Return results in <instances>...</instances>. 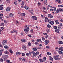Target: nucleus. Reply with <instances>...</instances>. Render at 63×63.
Listing matches in <instances>:
<instances>
[{
	"mask_svg": "<svg viewBox=\"0 0 63 63\" xmlns=\"http://www.w3.org/2000/svg\"><path fill=\"white\" fill-rule=\"evenodd\" d=\"M42 60H42L41 59H39V60L40 61V62H42Z\"/></svg>",
	"mask_w": 63,
	"mask_h": 63,
	"instance_id": "obj_56",
	"label": "nucleus"
},
{
	"mask_svg": "<svg viewBox=\"0 0 63 63\" xmlns=\"http://www.w3.org/2000/svg\"><path fill=\"white\" fill-rule=\"evenodd\" d=\"M3 9V8L2 7L0 6V10H2Z\"/></svg>",
	"mask_w": 63,
	"mask_h": 63,
	"instance_id": "obj_39",
	"label": "nucleus"
},
{
	"mask_svg": "<svg viewBox=\"0 0 63 63\" xmlns=\"http://www.w3.org/2000/svg\"><path fill=\"white\" fill-rule=\"evenodd\" d=\"M47 0L45 1H44V4H47Z\"/></svg>",
	"mask_w": 63,
	"mask_h": 63,
	"instance_id": "obj_51",
	"label": "nucleus"
},
{
	"mask_svg": "<svg viewBox=\"0 0 63 63\" xmlns=\"http://www.w3.org/2000/svg\"><path fill=\"white\" fill-rule=\"evenodd\" d=\"M55 21L56 23V24H59V22H58V21L57 20H55Z\"/></svg>",
	"mask_w": 63,
	"mask_h": 63,
	"instance_id": "obj_23",
	"label": "nucleus"
},
{
	"mask_svg": "<svg viewBox=\"0 0 63 63\" xmlns=\"http://www.w3.org/2000/svg\"><path fill=\"white\" fill-rule=\"evenodd\" d=\"M33 55L36 57V56H37V54L36 53H33Z\"/></svg>",
	"mask_w": 63,
	"mask_h": 63,
	"instance_id": "obj_25",
	"label": "nucleus"
},
{
	"mask_svg": "<svg viewBox=\"0 0 63 63\" xmlns=\"http://www.w3.org/2000/svg\"><path fill=\"white\" fill-rule=\"evenodd\" d=\"M4 53L5 54H9V52L8 51H5L4 52Z\"/></svg>",
	"mask_w": 63,
	"mask_h": 63,
	"instance_id": "obj_30",
	"label": "nucleus"
},
{
	"mask_svg": "<svg viewBox=\"0 0 63 63\" xmlns=\"http://www.w3.org/2000/svg\"><path fill=\"white\" fill-rule=\"evenodd\" d=\"M47 27H49V28H50V27H51V26L50 25L48 24L47 26Z\"/></svg>",
	"mask_w": 63,
	"mask_h": 63,
	"instance_id": "obj_34",
	"label": "nucleus"
},
{
	"mask_svg": "<svg viewBox=\"0 0 63 63\" xmlns=\"http://www.w3.org/2000/svg\"><path fill=\"white\" fill-rule=\"evenodd\" d=\"M10 10V8L9 7H7L6 9V11L7 12H9Z\"/></svg>",
	"mask_w": 63,
	"mask_h": 63,
	"instance_id": "obj_16",
	"label": "nucleus"
},
{
	"mask_svg": "<svg viewBox=\"0 0 63 63\" xmlns=\"http://www.w3.org/2000/svg\"><path fill=\"white\" fill-rule=\"evenodd\" d=\"M4 47L5 48H6V49H8V48H9V47L7 46L6 45L4 46Z\"/></svg>",
	"mask_w": 63,
	"mask_h": 63,
	"instance_id": "obj_21",
	"label": "nucleus"
},
{
	"mask_svg": "<svg viewBox=\"0 0 63 63\" xmlns=\"http://www.w3.org/2000/svg\"><path fill=\"white\" fill-rule=\"evenodd\" d=\"M14 3L16 6L17 5V2L16 1H15L14 2Z\"/></svg>",
	"mask_w": 63,
	"mask_h": 63,
	"instance_id": "obj_19",
	"label": "nucleus"
},
{
	"mask_svg": "<svg viewBox=\"0 0 63 63\" xmlns=\"http://www.w3.org/2000/svg\"><path fill=\"white\" fill-rule=\"evenodd\" d=\"M28 36L29 37H32V36L31 35H28Z\"/></svg>",
	"mask_w": 63,
	"mask_h": 63,
	"instance_id": "obj_62",
	"label": "nucleus"
},
{
	"mask_svg": "<svg viewBox=\"0 0 63 63\" xmlns=\"http://www.w3.org/2000/svg\"><path fill=\"white\" fill-rule=\"evenodd\" d=\"M48 37V35H47L46 36H45L46 39H47Z\"/></svg>",
	"mask_w": 63,
	"mask_h": 63,
	"instance_id": "obj_54",
	"label": "nucleus"
},
{
	"mask_svg": "<svg viewBox=\"0 0 63 63\" xmlns=\"http://www.w3.org/2000/svg\"><path fill=\"white\" fill-rule=\"evenodd\" d=\"M35 45H38L39 44V43L37 42H36L35 43Z\"/></svg>",
	"mask_w": 63,
	"mask_h": 63,
	"instance_id": "obj_46",
	"label": "nucleus"
},
{
	"mask_svg": "<svg viewBox=\"0 0 63 63\" xmlns=\"http://www.w3.org/2000/svg\"><path fill=\"white\" fill-rule=\"evenodd\" d=\"M42 40L43 41H44V40H45V38L44 37H42Z\"/></svg>",
	"mask_w": 63,
	"mask_h": 63,
	"instance_id": "obj_48",
	"label": "nucleus"
},
{
	"mask_svg": "<svg viewBox=\"0 0 63 63\" xmlns=\"http://www.w3.org/2000/svg\"><path fill=\"white\" fill-rule=\"evenodd\" d=\"M55 32H56L57 33H59V31H60V30L58 29H56L55 30Z\"/></svg>",
	"mask_w": 63,
	"mask_h": 63,
	"instance_id": "obj_12",
	"label": "nucleus"
},
{
	"mask_svg": "<svg viewBox=\"0 0 63 63\" xmlns=\"http://www.w3.org/2000/svg\"><path fill=\"white\" fill-rule=\"evenodd\" d=\"M46 48H47V49H49L50 48L49 47L47 46H46Z\"/></svg>",
	"mask_w": 63,
	"mask_h": 63,
	"instance_id": "obj_27",
	"label": "nucleus"
},
{
	"mask_svg": "<svg viewBox=\"0 0 63 63\" xmlns=\"http://www.w3.org/2000/svg\"><path fill=\"white\" fill-rule=\"evenodd\" d=\"M58 60H60V58H57L56 59H55V60H58Z\"/></svg>",
	"mask_w": 63,
	"mask_h": 63,
	"instance_id": "obj_63",
	"label": "nucleus"
},
{
	"mask_svg": "<svg viewBox=\"0 0 63 63\" xmlns=\"http://www.w3.org/2000/svg\"><path fill=\"white\" fill-rule=\"evenodd\" d=\"M58 52L59 54H61L62 53V51H59Z\"/></svg>",
	"mask_w": 63,
	"mask_h": 63,
	"instance_id": "obj_35",
	"label": "nucleus"
},
{
	"mask_svg": "<svg viewBox=\"0 0 63 63\" xmlns=\"http://www.w3.org/2000/svg\"><path fill=\"white\" fill-rule=\"evenodd\" d=\"M0 61H1V62H3V61H4V60L2 58H1L0 59Z\"/></svg>",
	"mask_w": 63,
	"mask_h": 63,
	"instance_id": "obj_42",
	"label": "nucleus"
},
{
	"mask_svg": "<svg viewBox=\"0 0 63 63\" xmlns=\"http://www.w3.org/2000/svg\"><path fill=\"white\" fill-rule=\"evenodd\" d=\"M31 54V52H29V53H26V54L27 56H30Z\"/></svg>",
	"mask_w": 63,
	"mask_h": 63,
	"instance_id": "obj_4",
	"label": "nucleus"
},
{
	"mask_svg": "<svg viewBox=\"0 0 63 63\" xmlns=\"http://www.w3.org/2000/svg\"><path fill=\"white\" fill-rule=\"evenodd\" d=\"M31 52L32 54H33V53H35V52L33 51H32Z\"/></svg>",
	"mask_w": 63,
	"mask_h": 63,
	"instance_id": "obj_58",
	"label": "nucleus"
},
{
	"mask_svg": "<svg viewBox=\"0 0 63 63\" xmlns=\"http://www.w3.org/2000/svg\"><path fill=\"white\" fill-rule=\"evenodd\" d=\"M46 59H47V58L46 57H44L43 58V60H44L45 61H46Z\"/></svg>",
	"mask_w": 63,
	"mask_h": 63,
	"instance_id": "obj_43",
	"label": "nucleus"
},
{
	"mask_svg": "<svg viewBox=\"0 0 63 63\" xmlns=\"http://www.w3.org/2000/svg\"><path fill=\"white\" fill-rule=\"evenodd\" d=\"M15 32V30H13V31H11V33H14Z\"/></svg>",
	"mask_w": 63,
	"mask_h": 63,
	"instance_id": "obj_40",
	"label": "nucleus"
},
{
	"mask_svg": "<svg viewBox=\"0 0 63 63\" xmlns=\"http://www.w3.org/2000/svg\"><path fill=\"white\" fill-rule=\"evenodd\" d=\"M25 55V54L24 53H22V56H24Z\"/></svg>",
	"mask_w": 63,
	"mask_h": 63,
	"instance_id": "obj_60",
	"label": "nucleus"
},
{
	"mask_svg": "<svg viewBox=\"0 0 63 63\" xmlns=\"http://www.w3.org/2000/svg\"><path fill=\"white\" fill-rule=\"evenodd\" d=\"M32 19H34L35 20H36L37 19V18L35 16H32Z\"/></svg>",
	"mask_w": 63,
	"mask_h": 63,
	"instance_id": "obj_3",
	"label": "nucleus"
},
{
	"mask_svg": "<svg viewBox=\"0 0 63 63\" xmlns=\"http://www.w3.org/2000/svg\"><path fill=\"white\" fill-rule=\"evenodd\" d=\"M53 28H54V29H57V27L56 26H54L53 27Z\"/></svg>",
	"mask_w": 63,
	"mask_h": 63,
	"instance_id": "obj_52",
	"label": "nucleus"
},
{
	"mask_svg": "<svg viewBox=\"0 0 63 63\" xmlns=\"http://www.w3.org/2000/svg\"><path fill=\"white\" fill-rule=\"evenodd\" d=\"M61 27V26H60V25H58V29H60V28Z\"/></svg>",
	"mask_w": 63,
	"mask_h": 63,
	"instance_id": "obj_32",
	"label": "nucleus"
},
{
	"mask_svg": "<svg viewBox=\"0 0 63 63\" xmlns=\"http://www.w3.org/2000/svg\"><path fill=\"white\" fill-rule=\"evenodd\" d=\"M14 16V14L12 13H10L9 14V16L10 17H13Z\"/></svg>",
	"mask_w": 63,
	"mask_h": 63,
	"instance_id": "obj_8",
	"label": "nucleus"
},
{
	"mask_svg": "<svg viewBox=\"0 0 63 63\" xmlns=\"http://www.w3.org/2000/svg\"><path fill=\"white\" fill-rule=\"evenodd\" d=\"M47 21L49 23H50V22H51V20L48 19Z\"/></svg>",
	"mask_w": 63,
	"mask_h": 63,
	"instance_id": "obj_37",
	"label": "nucleus"
},
{
	"mask_svg": "<svg viewBox=\"0 0 63 63\" xmlns=\"http://www.w3.org/2000/svg\"><path fill=\"white\" fill-rule=\"evenodd\" d=\"M21 16H25V14L24 13H21Z\"/></svg>",
	"mask_w": 63,
	"mask_h": 63,
	"instance_id": "obj_24",
	"label": "nucleus"
},
{
	"mask_svg": "<svg viewBox=\"0 0 63 63\" xmlns=\"http://www.w3.org/2000/svg\"><path fill=\"white\" fill-rule=\"evenodd\" d=\"M47 53L48 55H51V53H49L48 52H47Z\"/></svg>",
	"mask_w": 63,
	"mask_h": 63,
	"instance_id": "obj_28",
	"label": "nucleus"
},
{
	"mask_svg": "<svg viewBox=\"0 0 63 63\" xmlns=\"http://www.w3.org/2000/svg\"><path fill=\"white\" fill-rule=\"evenodd\" d=\"M49 32V29H47L46 30V32L47 33H48Z\"/></svg>",
	"mask_w": 63,
	"mask_h": 63,
	"instance_id": "obj_33",
	"label": "nucleus"
},
{
	"mask_svg": "<svg viewBox=\"0 0 63 63\" xmlns=\"http://www.w3.org/2000/svg\"><path fill=\"white\" fill-rule=\"evenodd\" d=\"M33 10H29V12L32 15H34V13L33 12Z\"/></svg>",
	"mask_w": 63,
	"mask_h": 63,
	"instance_id": "obj_5",
	"label": "nucleus"
},
{
	"mask_svg": "<svg viewBox=\"0 0 63 63\" xmlns=\"http://www.w3.org/2000/svg\"><path fill=\"white\" fill-rule=\"evenodd\" d=\"M54 11H54V12H55L56 10V7H55L54 9Z\"/></svg>",
	"mask_w": 63,
	"mask_h": 63,
	"instance_id": "obj_55",
	"label": "nucleus"
},
{
	"mask_svg": "<svg viewBox=\"0 0 63 63\" xmlns=\"http://www.w3.org/2000/svg\"><path fill=\"white\" fill-rule=\"evenodd\" d=\"M48 43H49V40H45V45H47Z\"/></svg>",
	"mask_w": 63,
	"mask_h": 63,
	"instance_id": "obj_6",
	"label": "nucleus"
},
{
	"mask_svg": "<svg viewBox=\"0 0 63 63\" xmlns=\"http://www.w3.org/2000/svg\"><path fill=\"white\" fill-rule=\"evenodd\" d=\"M59 50L61 51H63V48L62 47H60L59 49Z\"/></svg>",
	"mask_w": 63,
	"mask_h": 63,
	"instance_id": "obj_14",
	"label": "nucleus"
},
{
	"mask_svg": "<svg viewBox=\"0 0 63 63\" xmlns=\"http://www.w3.org/2000/svg\"><path fill=\"white\" fill-rule=\"evenodd\" d=\"M22 60L23 61H25L26 60V59L24 58H23L22 59Z\"/></svg>",
	"mask_w": 63,
	"mask_h": 63,
	"instance_id": "obj_47",
	"label": "nucleus"
},
{
	"mask_svg": "<svg viewBox=\"0 0 63 63\" xmlns=\"http://www.w3.org/2000/svg\"><path fill=\"white\" fill-rule=\"evenodd\" d=\"M22 48H23L24 50L25 51L26 50V47L24 45L23 46Z\"/></svg>",
	"mask_w": 63,
	"mask_h": 63,
	"instance_id": "obj_10",
	"label": "nucleus"
},
{
	"mask_svg": "<svg viewBox=\"0 0 63 63\" xmlns=\"http://www.w3.org/2000/svg\"><path fill=\"white\" fill-rule=\"evenodd\" d=\"M29 30V28L28 27L26 29L24 30V31H25V32L26 34H27L28 33V31Z\"/></svg>",
	"mask_w": 63,
	"mask_h": 63,
	"instance_id": "obj_1",
	"label": "nucleus"
},
{
	"mask_svg": "<svg viewBox=\"0 0 63 63\" xmlns=\"http://www.w3.org/2000/svg\"><path fill=\"white\" fill-rule=\"evenodd\" d=\"M49 59L50 60H51L52 61H53V59L52 58L50 57L49 58Z\"/></svg>",
	"mask_w": 63,
	"mask_h": 63,
	"instance_id": "obj_31",
	"label": "nucleus"
},
{
	"mask_svg": "<svg viewBox=\"0 0 63 63\" xmlns=\"http://www.w3.org/2000/svg\"><path fill=\"white\" fill-rule=\"evenodd\" d=\"M6 1H7V3H10V0H6Z\"/></svg>",
	"mask_w": 63,
	"mask_h": 63,
	"instance_id": "obj_50",
	"label": "nucleus"
},
{
	"mask_svg": "<svg viewBox=\"0 0 63 63\" xmlns=\"http://www.w3.org/2000/svg\"><path fill=\"white\" fill-rule=\"evenodd\" d=\"M21 4L22 6H24V2L22 1V3Z\"/></svg>",
	"mask_w": 63,
	"mask_h": 63,
	"instance_id": "obj_44",
	"label": "nucleus"
},
{
	"mask_svg": "<svg viewBox=\"0 0 63 63\" xmlns=\"http://www.w3.org/2000/svg\"><path fill=\"white\" fill-rule=\"evenodd\" d=\"M4 23H2L1 24V26H3L4 25Z\"/></svg>",
	"mask_w": 63,
	"mask_h": 63,
	"instance_id": "obj_57",
	"label": "nucleus"
},
{
	"mask_svg": "<svg viewBox=\"0 0 63 63\" xmlns=\"http://www.w3.org/2000/svg\"><path fill=\"white\" fill-rule=\"evenodd\" d=\"M48 18H47V17H46L45 18V22H47V21L48 20Z\"/></svg>",
	"mask_w": 63,
	"mask_h": 63,
	"instance_id": "obj_13",
	"label": "nucleus"
},
{
	"mask_svg": "<svg viewBox=\"0 0 63 63\" xmlns=\"http://www.w3.org/2000/svg\"><path fill=\"white\" fill-rule=\"evenodd\" d=\"M36 41L37 42H40V41H41V40L40 39H38L36 40Z\"/></svg>",
	"mask_w": 63,
	"mask_h": 63,
	"instance_id": "obj_36",
	"label": "nucleus"
},
{
	"mask_svg": "<svg viewBox=\"0 0 63 63\" xmlns=\"http://www.w3.org/2000/svg\"><path fill=\"white\" fill-rule=\"evenodd\" d=\"M4 56H5V57L6 58H7V57H8V56L7 55H4Z\"/></svg>",
	"mask_w": 63,
	"mask_h": 63,
	"instance_id": "obj_64",
	"label": "nucleus"
},
{
	"mask_svg": "<svg viewBox=\"0 0 63 63\" xmlns=\"http://www.w3.org/2000/svg\"><path fill=\"white\" fill-rule=\"evenodd\" d=\"M16 24H19V22L17 21H16Z\"/></svg>",
	"mask_w": 63,
	"mask_h": 63,
	"instance_id": "obj_53",
	"label": "nucleus"
},
{
	"mask_svg": "<svg viewBox=\"0 0 63 63\" xmlns=\"http://www.w3.org/2000/svg\"><path fill=\"white\" fill-rule=\"evenodd\" d=\"M28 45L29 46H31V44L30 42L28 43Z\"/></svg>",
	"mask_w": 63,
	"mask_h": 63,
	"instance_id": "obj_29",
	"label": "nucleus"
},
{
	"mask_svg": "<svg viewBox=\"0 0 63 63\" xmlns=\"http://www.w3.org/2000/svg\"><path fill=\"white\" fill-rule=\"evenodd\" d=\"M2 52H3V50H1L0 51V56H1L2 54Z\"/></svg>",
	"mask_w": 63,
	"mask_h": 63,
	"instance_id": "obj_17",
	"label": "nucleus"
},
{
	"mask_svg": "<svg viewBox=\"0 0 63 63\" xmlns=\"http://www.w3.org/2000/svg\"><path fill=\"white\" fill-rule=\"evenodd\" d=\"M59 9H57L56 11V13H59Z\"/></svg>",
	"mask_w": 63,
	"mask_h": 63,
	"instance_id": "obj_41",
	"label": "nucleus"
},
{
	"mask_svg": "<svg viewBox=\"0 0 63 63\" xmlns=\"http://www.w3.org/2000/svg\"><path fill=\"white\" fill-rule=\"evenodd\" d=\"M33 51H37V49L36 48H33Z\"/></svg>",
	"mask_w": 63,
	"mask_h": 63,
	"instance_id": "obj_38",
	"label": "nucleus"
},
{
	"mask_svg": "<svg viewBox=\"0 0 63 63\" xmlns=\"http://www.w3.org/2000/svg\"><path fill=\"white\" fill-rule=\"evenodd\" d=\"M61 2V1L60 0H58V3H59V4H60V2Z\"/></svg>",
	"mask_w": 63,
	"mask_h": 63,
	"instance_id": "obj_59",
	"label": "nucleus"
},
{
	"mask_svg": "<svg viewBox=\"0 0 63 63\" xmlns=\"http://www.w3.org/2000/svg\"><path fill=\"white\" fill-rule=\"evenodd\" d=\"M58 43L59 44H63V42L61 41H59Z\"/></svg>",
	"mask_w": 63,
	"mask_h": 63,
	"instance_id": "obj_26",
	"label": "nucleus"
},
{
	"mask_svg": "<svg viewBox=\"0 0 63 63\" xmlns=\"http://www.w3.org/2000/svg\"><path fill=\"white\" fill-rule=\"evenodd\" d=\"M50 23L51 25H53L54 24V22L53 21H51Z\"/></svg>",
	"mask_w": 63,
	"mask_h": 63,
	"instance_id": "obj_22",
	"label": "nucleus"
},
{
	"mask_svg": "<svg viewBox=\"0 0 63 63\" xmlns=\"http://www.w3.org/2000/svg\"><path fill=\"white\" fill-rule=\"evenodd\" d=\"M24 8L26 9V10H28L29 8L26 5L25 6Z\"/></svg>",
	"mask_w": 63,
	"mask_h": 63,
	"instance_id": "obj_18",
	"label": "nucleus"
},
{
	"mask_svg": "<svg viewBox=\"0 0 63 63\" xmlns=\"http://www.w3.org/2000/svg\"><path fill=\"white\" fill-rule=\"evenodd\" d=\"M4 23H7V22L6 21L4 20Z\"/></svg>",
	"mask_w": 63,
	"mask_h": 63,
	"instance_id": "obj_61",
	"label": "nucleus"
},
{
	"mask_svg": "<svg viewBox=\"0 0 63 63\" xmlns=\"http://www.w3.org/2000/svg\"><path fill=\"white\" fill-rule=\"evenodd\" d=\"M22 42H26V40H25V39H22L21 40Z\"/></svg>",
	"mask_w": 63,
	"mask_h": 63,
	"instance_id": "obj_15",
	"label": "nucleus"
},
{
	"mask_svg": "<svg viewBox=\"0 0 63 63\" xmlns=\"http://www.w3.org/2000/svg\"><path fill=\"white\" fill-rule=\"evenodd\" d=\"M3 42L2 43V44L3 45H5L6 44H7V41L6 40H3Z\"/></svg>",
	"mask_w": 63,
	"mask_h": 63,
	"instance_id": "obj_2",
	"label": "nucleus"
},
{
	"mask_svg": "<svg viewBox=\"0 0 63 63\" xmlns=\"http://www.w3.org/2000/svg\"><path fill=\"white\" fill-rule=\"evenodd\" d=\"M21 53L19 52H17L16 53V55H20Z\"/></svg>",
	"mask_w": 63,
	"mask_h": 63,
	"instance_id": "obj_20",
	"label": "nucleus"
},
{
	"mask_svg": "<svg viewBox=\"0 0 63 63\" xmlns=\"http://www.w3.org/2000/svg\"><path fill=\"white\" fill-rule=\"evenodd\" d=\"M49 7H50V6L49 5H48L47 6V10H48V9H49Z\"/></svg>",
	"mask_w": 63,
	"mask_h": 63,
	"instance_id": "obj_45",
	"label": "nucleus"
},
{
	"mask_svg": "<svg viewBox=\"0 0 63 63\" xmlns=\"http://www.w3.org/2000/svg\"><path fill=\"white\" fill-rule=\"evenodd\" d=\"M48 17H49L50 18H52L53 17V16L51 14H49L48 15Z\"/></svg>",
	"mask_w": 63,
	"mask_h": 63,
	"instance_id": "obj_9",
	"label": "nucleus"
},
{
	"mask_svg": "<svg viewBox=\"0 0 63 63\" xmlns=\"http://www.w3.org/2000/svg\"><path fill=\"white\" fill-rule=\"evenodd\" d=\"M38 6H40L41 5V3L40 2H38L37 4Z\"/></svg>",
	"mask_w": 63,
	"mask_h": 63,
	"instance_id": "obj_49",
	"label": "nucleus"
},
{
	"mask_svg": "<svg viewBox=\"0 0 63 63\" xmlns=\"http://www.w3.org/2000/svg\"><path fill=\"white\" fill-rule=\"evenodd\" d=\"M55 59H56L58 57H59V55H56V56H54L53 57Z\"/></svg>",
	"mask_w": 63,
	"mask_h": 63,
	"instance_id": "obj_7",
	"label": "nucleus"
},
{
	"mask_svg": "<svg viewBox=\"0 0 63 63\" xmlns=\"http://www.w3.org/2000/svg\"><path fill=\"white\" fill-rule=\"evenodd\" d=\"M9 52L11 54H13V51H12V49L11 48H10L9 50Z\"/></svg>",
	"mask_w": 63,
	"mask_h": 63,
	"instance_id": "obj_11",
	"label": "nucleus"
}]
</instances>
